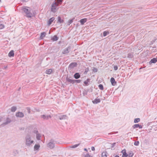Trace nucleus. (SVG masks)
<instances>
[{"mask_svg": "<svg viewBox=\"0 0 157 157\" xmlns=\"http://www.w3.org/2000/svg\"><path fill=\"white\" fill-rule=\"evenodd\" d=\"M1 121V119H0V121Z\"/></svg>", "mask_w": 157, "mask_h": 157, "instance_id": "nucleus-57", "label": "nucleus"}, {"mask_svg": "<svg viewBox=\"0 0 157 157\" xmlns=\"http://www.w3.org/2000/svg\"><path fill=\"white\" fill-rule=\"evenodd\" d=\"M110 82L112 85L113 86H115L116 83V82L115 81V79L113 77L111 78Z\"/></svg>", "mask_w": 157, "mask_h": 157, "instance_id": "nucleus-13", "label": "nucleus"}, {"mask_svg": "<svg viewBox=\"0 0 157 157\" xmlns=\"http://www.w3.org/2000/svg\"><path fill=\"white\" fill-rule=\"evenodd\" d=\"M109 33L108 31H104L103 33V36H105L107 35H108V34H109Z\"/></svg>", "mask_w": 157, "mask_h": 157, "instance_id": "nucleus-33", "label": "nucleus"}, {"mask_svg": "<svg viewBox=\"0 0 157 157\" xmlns=\"http://www.w3.org/2000/svg\"><path fill=\"white\" fill-rule=\"evenodd\" d=\"M33 132L34 133L36 134H37L38 133V131L36 129H35L33 130Z\"/></svg>", "mask_w": 157, "mask_h": 157, "instance_id": "nucleus-44", "label": "nucleus"}, {"mask_svg": "<svg viewBox=\"0 0 157 157\" xmlns=\"http://www.w3.org/2000/svg\"><path fill=\"white\" fill-rule=\"evenodd\" d=\"M91 149L92 151H94L95 150V148L94 147H92Z\"/></svg>", "mask_w": 157, "mask_h": 157, "instance_id": "nucleus-48", "label": "nucleus"}, {"mask_svg": "<svg viewBox=\"0 0 157 157\" xmlns=\"http://www.w3.org/2000/svg\"><path fill=\"white\" fill-rule=\"evenodd\" d=\"M7 66H6V67H5V68H7Z\"/></svg>", "mask_w": 157, "mask_h": 157, "instance_id": "nucleus-54", "label": "nucleus"}, {"mask_svg": "<svg viewBox=\"0 0 157 157\" xmlns=\"http://www.w3.org/2000/svg\"><path fill=\"white\" fill-rule=\"evenodd\" d=\"M58 23H63L64 22V20L61 19V18L59 16L58 17Z\"/></svg>", "mask_w": 157, "mask_h": 157, "instance_id": "nucleus-22", "label": "nucleus"}, {"mask_svg": "<svg viewBox=\"0 0 157 157\" xmlns=\"http://www.w3.org/2000/svg\"><path fill=\"white\" fill-rule=\"evenodd\" d=\"M58 37L56 35H55L52 38V40L53 41H55L58 40Z\"/></svg>", "mask_w": 157, "mask_h": 157, "instance_id": "nucleus-24", "label": "nucleus"}, {"mask_svg": "<svg viewBox=\"0 0 157 157\" xmlns=\"http://www.w3.org/2000/svg\"><path fill=\"white\" fill-rule=\"evenodd\" d=\"M87 19L86 18L81 19L79 22H80L81 25H83L87 21Z\"/></svg>", "mask_w": 157, "mask_h": 157, "instance_id": "nucleus-12", "label": "nucleus"}, {"mask_svg": "<svg viewBox=\"0 0 157 157\" xmlns=\"http://www.w3.org/2000/svg\"><path fill=\"white\" fill-rule=\"evenodd\" d=\"M58 4L55 1L52 5L51 8V11L53 13H56L58 10L59 8L58 7Z\"/></svg>", "mask_w": 157, "mask_h": 157, "instance_id": "nucleus-4", "label": "nucleus"}, {"mask_svg": "<svg viewBox=\"0 0 157 157\" xmlns=\"http://www.w3.org/2000/svg\"><path fill=\"white\" fill-rule=\"evenodd\" d=\"M57 118L60 120L67 119L68 117L65 115H60L59 114H57L56 115Z\"/></svg>", "mask_w": 157, "mask_h": 157, "instance_id": "nucleus-5", "label": "nucleus"}, {"mask_svg": "<svg viewBox=\"0 0 157 157\" xmlns=\"http://www.w3.org/2000/svg\"><path fill=\"white\" fill-rule=\"evenodd\" d=\"M57 2H58V3H57L59 4H61L62 3V2H63V1L62 0H57Z\"/></svg>", "mask_w": 157, "mask_h": 157, "instance_id": "nucleus-42", "label": "nucleus"}, {"mask_svg": "<svg viewBox=\"0 0 157 157\" xmlns=\"http://www.w3.org/2000/svg\"><path fill=\"white\" fill-rule=\"evenodd\" d=\"M113 68H114V69L115 71L117 70L118 69L117 66V65L114 66V67H113Z\"/></svg>", "mask_w": 157, "mask_h": 157, "instance_id": "nucleus-45", "label": "nucleus"}, {"mask_svg": "<svg viewBox=\"0 0 157 157\" xmlns=\"http://www.w3.org/2000/svg\"><path fill=\"white\" fill-rule=\"evenodd\" d=\"M133 56V55L131 53H129L128 54V57L129 58H132Z\"/></svg>", "mask_w": 157, "mask_h": 157, "instance_id": "nucleus-38", "label": "nucleus"}, {"mask_svg": "<svg viewBox=\"0 0 157 157\" xmlns=\"http://www.w3.org/2000/svg\"><path fill=\"white\" fill-rule=\"evenodd\" d=\"M17 108L15 106H12L11 109V111L12 112H15L17 110Z\"/></svg>", "mask_w": 157, "mask_h": 157, "instance_id": "nucleus-26", "label": "nucleus"}, {"mask_svg": "<svg viewBox=\"0 0 157 157\" xmlns=\"http://www.w3.org/2000/svg\"><path fill=\"white\" fill-rule=\"evenodd\" d=\"M75 19V18H73L69 20L68 22V25H69L70 24L72 23L73 22L74 20Z\"/></svg>", "mask_w": 157, "mask_h": 157, "instance_id": "nucleus-30", "label": "nucleus"}, {"mask_svg": "<svg viewBox=\"0 0 157 157\" xmlns=\"http://www.w3.org/2000/svg\"><path fill=\"white\" fill-rule=\"evenodd\" d=\"M89 71V68L87 67L86 68L84 71V73H87Z\"/></svg>", "mask_w": 157, "mask_h": 157, "instance_id": "nucleus-41", "label": "nucleus"}, {"mask_svg": "<svg viewBox=\"0 0 157 157\" xmlns=\"http://www.w3.org/2000/svg\"><path fill=\"white\" fill-rule=\"evenodd\" d=\"M98 87L101 90H103L104 89L103 86L102 84H100L98 85Z\"/></svg>", "mask_w": 157, "mask_h": 157, "instance_id": "nucleus-31", "label": "nucleus"}, {"mask_svg": "<svg viewBox=\"0 0 157 157\" xmlns=\"http://www.w3.org/2000/svg\"><path fill=\"white\" fill-rule=\"evenodd\" d=\"M26 109L27 110V112H28V113L29 114L31 112L30 108L29 107H26Z\"/></svg>", "mask_w": 157, "mask_h": 157, "instance_id": "nucleus-36", "label": "nucleus"}, {"mask_svg": "<svg viewBox=\"0 0 157 157\" xmlns=\"http://www.w3.org/2000/svg\"><path fill=\"white\" fill-rule=\"evenodd\" d=\"M107 153L106 151H104L102 152L101 154V157H107Z\"/></svg>", "mask_w": 157, "mask_h": 157, "instance_id": "nucleus-25", "label": "nucleus"}, {"mask_svg": "<svg viewBox=\"0 0 157 157\" xmlns=\"http://www.w3.org/2000/svg\"><path fill=\"white\" fill-rule=\"evenodd\" d=\"M40 147L39 144H36L34 147V151L38 150Z\"/></svg>", "mask_w": 157, "mask_h": 157, "instance_id": "nucleus-18", "label": "nucleus"}, {"mask_svg": "<svg viewBox=\"0 0 157 157\" xmlns=\"http://www.w3.org/2000/svg\"><path fill=\"white\" fill-rule=\"evenodd\" d=\"M77 66V64L76 62H73L71 63L68 67L69 70H71L73 69L75 67H76Z\"/></svg>", "mask_w": 157, "mask_h": 157, "instance_id": "nucleus-6", "label": "nucleus"}, {"mask_svg": "<svg viewBox=\"0 0 157 157\" xmlns=\"http://www.w3.org/2000/svg\"><path fill=\"white\" fill-rule=\"evenodd\" d=\"M134 155L133 153L132 152H130V153L128 155V157H132L133 155Z\"/></svg>", "mask_w": 157, "mask_h": 157, "instance_id": "nucleus-37", "label": "nucleus"}, {"mask_svg": "<svg viewBox=\"0 0 157 157\" xmlns=\"http://www.w3.org/2000/svg\"><path fill=\"white\" fill-rule=\"evenodd\" d=\"M21 89V87H20L18 90V91H19Z\"/></svg>", "mask_w": 157, "mask_h": 157, "instance_id": "nucleus-52", "label": "nucleus"}, {"mask_svg": "<svg viewBox=\"0 0 157 157\" xmlns=\"http://www.w3.org/2000/svg\"><path fill=\"white\" fill-rule=\"evenodd\" d=\"M15 115L17 117L19 118H23L24 116V113L21 112H17Z\"/></svg>", "mask_w": 157, "mask_h": 157, "instance_id": "nucleus-8", "label": "nucleus"}, {"mask_svg": "<svg viewBox=\"0 0 157 157\" xmlns=\"http://www.w3.org/2000/svg\"><path fill=\"white\" fill-rule=\"evenodd\" d=\"M92 102L94 104H97L100 102V100L99 98H96L92 101Z\"/></svg>", "mask_w": 157, "mask_h": 157, "instance_id": "nucleus-15", "label": "nucleus"}, {"mask_svg": "<svg viewBox=\"0 0 157 157\" xmlns=\"http://www.w3.org/2000/svg\"><path fill=\"white\" fill-rule=\"evenodd\" d=\"M52 69H49L48 70H46V73L47 74L50 75L52 73Z\"/></svg>", "mask_w": 157, "mask_h": 157, "instance_id": "nucleus-23", "label": "nucleus"}, {"mask_svg": "<svg viewBox=\"0 0 157 157\" xmlns=\"http://www.w3.org/2000/svg\"><path fill=\"white\" fill-rule=\"evenodd\" d=\"M30 8L28 7H24L22 8V10L25 14V15L27 17L31 18L33 16V14L31 12Z\"/></svg>", "mask_w": 157, "mask_h": 157, "instance_id": "nucleus-1", "label": "nucleus"}, {"mask_svg": "<svg viewBox=\"0 0 157 157\" xmlns=\"http://www.w3.org/2000/svg\"><path fill=\"white\" fill-rule=\"evenodd\" d=\"M124 150H123L121 152L123 153H124Z\"/></svg>", "mask_w": 157, "mask_h": 157, "instance_id": "nucleus-53", "label": "nucleus"}, {"mask_svg": "<svg viewBox=\"0 0 157 157\" xmlns=\"http://www.w3.org/2000/svg\"><path fill=\"white\" fill-rule=\"evenodd\" d=\"M57 143V141L54 139H51L47 144V146L50 149H53L55 147V145Z\"/></svg>", "mask_w": 157, "mask_h": 157, "instance_id": "nucleus-3", "label": "nucleus"}, {"mask_svg": "<svg viewBox=\"0 0 157 157\" xmlns=\"http://www.w3.org/2000/svg\"><path fill=\"white\" fill-rule=\"evenodd\" d=\"M71 78V77H70L69 78H68V77H67L66 78V81L67 82H68L74 84V80L71 79L70 78Z\"/></svg>", "mask_w": 157, "mask_h": 157, "instance_id": "nucleus-10", "label": "nucleus"}, {"mask_svg": "<svg viewBox=\"0 0 157 157\" xmlns=\"http://www.w3.org/2000/svg\"><path fill=\"white\" fill-rule=\"evenodd\" d=\"M84 150L85 151H87V149H86V148H85L84 149Z\"/></svg>", "mask_w": 157, "mask_h": 157, "instance_id": "nucleus-50", "label": "nucleus"}, {"mask_svg": "<svg viewBox=\"0 0 157 157\" xmlns=\"http://www.w3.org/2000/svg\"><path fill=\"white\" fill-rule=\"evenodd\" d=\"M124 152L123 153L122 156V157H127L128 155V154L126 153V150L125 149L124 150Z\"/></svg>", "mask_w": 157, "mask_h": 157, "instance_id": "nucleus-27", "label": "nucleus"}, {"mask_svg": "<svg viewBox=\"0 0 157 157\" xmlns=\"http://www.w3.org/2000/svg\"><path fill=\"white\" fill-rule=\"evenodd\" d=\"M5 27V26L4 25L0 24V29H2L4 28Z\"/></svg>", "mask_w": 157, "mask_h": 157, "instance_id": "nucleus-43", "label": "nucleus"}, {"mask_svg": "<svg viewBox=\"0 0 157 157\" xmlns=\"http://www.w3.org/2000/svg\"><path fill=\"white\" fill-rule=\"evenodd\" d=\"M114 157H120L118 155H116Z\"/></svg>", "mask_w": 157, "mask_h": 157, "instance_id": "nucleus-51", "label": "nucleus"}, {"mask_svg": "<svg viewBox=\"0 0 157 157\" xmlns=\"http://www.w3.org/2000/svg\"><path fill=\"white\" fill-rule=\"evenodd\" d=\"M80 144H78L73 145V146L70 147L72 148H76V147H77L78 146L80 145Z\"/></svg>", "mask_w": 157, "mask_h": 157, "instance_id": "nucleus-35", "label": "nucleus"}, {"mask_svg": "<svg viewBox=\"0 0 157 157\" xmlns=\"http://www.w3.org/2000/svg\"><path fill=\"white\" fill-rule=\"evenodd\" d=\"M1 2V0H0V2Z\"/></svg>", "mask_w": 157, "mask_h": 157, "instance_id": "nucleus-56", "label": "nucleus"}, {"mask_svg": "<svg viewBox=\"0 0 157 157\" xmlns=\"http://www.w3.org/2000/svg\"><path fill=\"white\" fill-rule=\"evenodd\" d=\"M132 127L134 128H142V126L141 125H140L139 124H134L133 126Z\"/></svg>", "mask_w": 157, "mask_h": 157, "instance_id": "nucleus-14", "label": "nucleus"}, {"mask_svg": "<svg viewBox=\"0 0 157 157\" xmlns=\"http://www.w3.org/2000/svg\"><path fill=\"white\" fill-rule=\"evenodd\" d=\"M41 136L40 134L38 133L36 134V139L38 140H40Z\"/></svg>", "mask_w": 157, "mask_h": 157, "instance_id": "nucleus-29", "label": "nucleus"}, {"mask_svg": "<svg viewBox=\"0 0 157 157\" xmlns=\"http://www.w3.org/2000/svg\"><path fill=\"white\" fill-rule=\"evenodd\" d=\"M140 119L139 118H135L134 120L135 123H138L140 121Z\"/></svg>", "mask_w": 157, "mask_h": 157, "instance_id": "nucleus-32", "label": "nucleus"}, {"mask_svg": "<svg viewBox=\"0 0 157 157\" xmlns=\"http://www.w3.org/2000/svg\"><path fill=\"white\" fill-rule=\"evenodd\" d=\"M81 80L80 79L78 80H74V84L77 83H79L81 82Z\"/></svg>", "mask_w": 157, "mask_h": 157, "instance_id": "nucleus-34", "label": "nucleus"}, {"mask_svg": "<svg viewBox=\"0 0 157 157\" xmlns=\"http://www.w3.org/2000/svg\"><path fill=\"white\" fill-rule=\"evenodd\" d=\"M46 33L45 32L41 33L40 36V38L41 39H43V38L45 36Z\"/></svg>", "mask_w": 157, "mask_h": 157, "instance_id": "nucleus-21", "label": "nucleus"}, {"mask_svg": "<svg viewBox=\"0 0 157 157\" xmlns=\"http://www.w3.org/2000/svg\"><path fill=\"white\" fill-rule=\"evenodd\" d=\"M90 79L89 78H87V79L84 82V84L86 86H88L89 84V82H90Z\"/></svg>", "mask_w": 157, "mask_h": 157, "instance_id": "nucleus-28", "label": "nucleus"}, {"mask_svg": "<svg viewBox=\"0 0 157 157\" xmlns=\"http://www.w3.org/2000/svg\"><path fill=\"white\" fill-rule=\"evenodd\" d=\"M51 116L50 115H47L45 114H44L41 116V117L44 120H47L49 118H51Z\"/></svg>", "mask_w": 157, "mask_h": 157, "instance_id": "nucleus-9", "label": "nucleus"}, {"mask_svg": "<svg viewBox=\"0 0 157 157\" xmlns=\"http://www.w3.org/2000/svg\"><path fill=\"white\" fill-rule=\"evenodd\" d=\"M25 144L27 146L29 147L31 144H33L34 141L31 140V138L30 136L28 134L25 137Z\"/></svg>", "mask_w": 157, "mask_h": 157, "instance_id": "nucleus-2", "label": "nucleus"}, {"mask_svg": "<svg viewBox=\"0 0 157 157\" xmlns=\"http://www.w3.org/2000/svg\"><path fill=\"white\" fill-rule=\"evenodd\" d=\"M8 56L10 57H12L14 56V51L13 50H11L8 54Z\"/></svg>", "mask_w": 157, "mask_h": 157, "instance_id": "nucleus-20", "label": "nucleus"}, {"mask_svg": "<svg viewBox=\"0 0 157 157\" xmlns=\"http://www.w3.org/2000/svg\"><path fill=\"white\" fill-rule=\"evenodd\" d=\"M116 144V143H114L112 144V146H111L112 147H113Z\"/></svg>", "mask_w": 157, "mask_h": 157, "instance_id": "nucleus-47", "label": "nucleus"}, {"mask_svg": "<svg viewBox=\"0 0 157 157\" xmlns=\"http://www.w3.org/2000/svg\"><path fill=\"white\" fill-rule=\"evenodd\" d=\"M85 157H92V156H91L89 154H86L85 156Z\"/></svg>", "mask_w": 157, "mask_h": 157, "instance_id": "nucleus-46", "label": "nucleus"}, {"mask_svg": "<svg viewBox=\"0 0 157 157\" xmlns=\"http://www.w3.org/2000/svg\"><path fill=\"white\" fill-rule=\"evenodd\" d=\"M71 49V47L69 46L65 48L62 51V53L63 54H67L69 53Z\"/></svg>", "mask_w": 157, "mask_h": 157, "instance_id": "nucleus-7", "label": "nucleus"}, {"mask_svg": "<svg viewBox=\"0 0 157 157\" xmlns=\"http://www.w3.org/2000/svg\"><path fill=\"white\" fill-rule=\"evenodd\" d=\"M22 2H26L28 1V0H21Z\"/></svg>", "mask_w": 157, "mask_h": 157, "instance_id": "nucleus-49", "label": "nucleus"}, {"mask_svg": "<svg viewBox=\"0 0 157 157\" xmlns=\"http://www.w3.org/2000/svg\"><path fill=\"white\" fill-rule=\"evenodd\" d=\"M60 42H59V44L60 43Z\"/></svg>", "mask_w": 157, "mask_h": 157, "instance_id": "nucleus-55", "label": "nucleus"}, {"mask_svg": "<svg viewBox=\"0 0 157 157\" xmlns=\"http://www.w3.org/2000/svg\"><path fill=\"white\" fill-rule=\"evenodd\" d=\"M11 122V120L9 118H7L6 119V121L3 123L2 124L6 125L10 123Z\"/></svg>", "mask_w": 157, "mask_h": 157, "instance_id": "nucleus-16", "label": "nucleus"}, {"mask_svg": "<svg viewBox=\"0 0 157 157\" xmlns=\"http://www.w3.org/2000/svg\"><path fill=\"white\" fill-rule=\"evenodd\" d=\"M157 62V58H153L149 62V63H155Z\"/></svg>", "mask_w": 157, "mask_h": 157, "instance_id": "nucleus-19", "label": "nucleus"}, {"mask_svg": "<svg viewBox=\"0 0 157 157\" xmlns=\"http://www.w3.org/2000/svg\"><path fill=\"white\" fill-rule=\"evenodd\" d=\"M98 71V70L97 68L96 67H94L93 68V71L94 72H97Z\"/></svg>", "mask_w": 157, "mask_h": 157, "instance_id": "nucleus-40", "label": "nucleus"}, {"mask_svg": "<svg viewBox=\"0 0 157 157\" xmlns=\"http://www.w3.org/2000/svg\"><path fill=\"white\" fill-rule=\"evenodd\" d=\"M55 18L54 17H52L50 18L47 24L48 25H50L55 20Z\"/></svg>", "mask_w": 157, "mask_h": 157, "instance_id": "nucleus-11", "label": "nucleus"}, {"mask_svg": "<svg viewBox=\"0 0 157 157\" xmlns=\"http://www.w3.org/2000/svg\"><path fill=\"white\" fill-rule=\"evenodd\" d=\"M139 144V142L138 141H135L134 143V145L135 146H138Z\"/></svg>", "mask_w": 157, "mask_h": 157, "instance_id": "nucleus-39", "label": "nucleus"}, {"mask_svg": "<svg viewBox=\"0 0 157 157\" xmlns=\"http://www.w3.org/2000/svg\"><path fill=\"white\" fill-rule=\"evenodd\" d=\"M74 77L75 79H77L80 77V75L79 73H76L74 74Z\"/></svg>", "mask_w": 157, "mask_h": 157, "instance_id": "nucleus-17", "label": "nucleus"}]
</instances>
